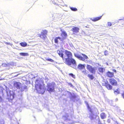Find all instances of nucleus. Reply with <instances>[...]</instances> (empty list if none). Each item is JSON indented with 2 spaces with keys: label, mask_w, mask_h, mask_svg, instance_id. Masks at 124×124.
<instances>
[{
  "label": "nucleus",
  "mask_w": 124,
  "mask_h": 124,
  "mask_svg": "<svg viewBox=\"0 0 124 124\" xmlns=\"http://www.w3.org/2000/svg\"><path fill=\"white\" fill-rule=\"evenodd\" d=\"M98 70L100 72L103 73L105 71V69L103 68L99 67V68Z\"/></svg>",
  "instance_id": "obj_23"
},
{
  "label": "nucleus",
  "mask_w": 124,
  "mask_h": 124,
  "mask_svg": "<svg viewBox=\"0 0 124 124\" xmlns=\"http://www.w3.org/2000/svg\"><path fill=\"white\" fill-rule=\"evenodd\" d=\"M63 48H60V50H58L57 51V53L61 57L63 58V53L64 52V51L62 50Z\"/></svg>",
  "instance_id": "obj_12"
},
{
  "label": "nucleus",
  "mask_w": 124,
  "mask_h": 124,
  "mask_svg": "<svg viewBox=\"0 0 124 124\" xmlns=\"http://www.w3.org/2000/svg\"><path fill=\"white\" fill-rule=\"evenodd\" d=\"M55 16L58 18H60L61 17V15L59 14H57L55 15Z\"/></svg>",
  "instance_id": "obj_35"
},
{
  "label": "nucleus",
  "mask_w": 124,
  "mask_h": 124,
  "mask_svg": "<svg viewBox=\"0 0 124 124\" xmlns=\"http://www.w3.org/2000/svg\"><path fill=\"white\" fill-rule=\"evenodd\" d=\"M69 97L70 100L73 102H77V104H81V102L79 98H76V96L73 93L68 92Z\"/></svg>",
  "instance_id": "obj_3"
},
{
  "label": "nucleus",
  "mask_w": 124,
  "mask_h": 124,
  "mask_svg": "<svg viewBox=\"0 0 124 124\" xmlns=\"http://www.w3.org/2000/svg\"><path fill=\"white\" fill-rule=\"evenodd\" d=\"M21 98H20L19 99V100H20L21 101V102L20 103V104H21L22 103V97L21 95Z\"/></svg>",
  "instance_id": "obj_41"
},
{
  "label": "nucleus",
  "mask_w": 124,
  "mask_h": 124,
  "mask_svg": "<svg viewBox=\"0 0 124 124\" xmlns=\"http://www.w3.org/2000/svg\"><path fill=\"white\" fill-rule=\"evenodd\" d=\"M3 101V99L0 96V102H2Z\"/></svg>",
  "instance_id": "obj_40"
},
{
  "label": "nucleus",
  "mask_w": 124,
  "mask_h": 124,
  "mask_svg": "<svg viewBox=\"0 0 124 124\" xmlns=\"http://www.w3.org/2000/svg\"><path fill=\"white\" fill-rule=\"evenodd\" d=\"M118 100V99L117 98H116V99H115V101H117Z\"/></svg>",
  "instance_id": "obj_48"
},
{
  "label": "nucleus",
  "mask_w": 124,
  "mask_h": 124,
  "mask_svg": "<svg viewBox=\"0 0 124 124\" xmlns=\"http://www.w3.org/2000/svg\"><path fill=\"white\" fill-rule=\"evenodd\" d=\"M122 96L123 98L124 99V92L122 94Z\"/></svg>",
  "instance_id": "obj_43"
},
{
  "label": "nucleus",
  "mask_w": 124,
  "mask_h": 124,
  "mask_svg": "<svg viewBox=\"0 0 124 124\" xmlns=\"http://www.w3.org/2000/svg\"><path fill=\"white\" fill-rule=\"evenodd\" d=\"M102 16L99 17H97L90 18V20H92L93 21L95 22L98 20H100Z\"/></svg>",
  "instance_id": "obj_13"
},
{
  "label": "nucleus",
  "mask_w": 124,
  "mask_h": 124,
  "mask_svg": "<svg viewBox=\"0 0 124 124\" xmlns=\"http://www.w3.org/2000/svg\"><path fill=\"white\" fill-rule=\"evenodd\" d=\"M70 8L72 11H77L78 10L76 8L70 7Z\"/></svg>",
  "instance_id": "obj_28"
},
{
  "label": "nucleus",
  "mask_w": 124,
  "mask_h": 124,
  "mask_svg": "<svg viewBox=\"0 0 124 124\" xmlns=\"http://www.w3.org/2000/svg\"><path fill=\"white\" fill-rule=\"evenodd\" d=\"M62 118L63 120L66 121L68 123L67 124H71L74 123V121L72 120L71 116H70L68 114L65 113L64 115L63 116Z\"/></svg>",
  "instance_id": "obj_4"
},
{
  "label": "nucleus",
  "mask_w": 124,
  "mask_h": 124,
  "mask_svg": "<svg viewBox=\"0 0 124 124\" xmlns=\"http://www.w3.org/2000/svg\"><path fill=\"white\" fill-rule=\"evenodd\" d=\"M65 54L67 56L68 58H65V62L67 64L71 66L72 64L74 66L76 65V62L74 59L72 58V54L70 51L67 50H65Z\"/></svg>",
  "instance_id": "obj_1"
},
{
  "label": "nucleus",
  "mask_w": 124,
  "mask_h": 124,
  "mask_svg": "<svg viewBox=\"0 0 124 124\" xmlns=\"http://www.w3.org/2000/svg\"><path fill=\"white\" fill-rule=\"evenodd\" d=\"M85 103L86 105L87 108L89 110H91V108L89 106V105L87 102L86 101H85Z\"/></svg>",
  "instance_id": "obj_25"
},
{
  "label": "nucleus",
  "mask_w": 124,
  "mask_h": 124,
  "mask_svg": "<svg viewBox=\"0 0 124 124\" xmlns=\"http://www.w3.org/2000/svg\"><path fill=\"white\" fill-rule=\"evenodd\" d=\"M27 43L25 42H21L20 43V45L22 46L25 47L27 46Z\"/></svg>",
  "instance_id": "obj_20"
},
{
  "label": "nucleus",
  "mask_w": 124,
  "mask_h": 124,
  "mask_svg": "<svg viewBox=\"0 0 124 124\" xmlns=\"http://www.w3.org/2000/svg\"><path fill=\"white\" fill-rule=\"evenodd\" d=\"M90 112V115L89 117V118L91 119L92 120L93 118L94 114L92 110L91 109V110H89Z\"/></svg>",
  "instance_id": "obj_18"
},
{
  "label": "nucleus",
  "mask_w": 124,
  "mask_h": 124,
  "mask_svg": "<svg viewBox=\"0 0 124 124\" xmlns=\"http://www.w3.org/2000/svg\"><path fill=\"white\" fill-rule=\"evenodd\" d=\"M112 70L114 72H115V73L116 72V70H115V69H113Z\"/></svg>",
  "instance_id": "obj_45"
},
{
  "label": "nucleus",
  "mask_w": 124,
  "mask_h": 124,
  "mask_svg": "<svg viewBox=\"0 0 124 124\" xmlns=\"http://www.w3.org/2000/svg\"><path fill=\"white\" fill-rule=\"evenodd\" d=\"M87 69L91 73L95 74L96 72V69L95 67H93L92 66L87 65L86 67Z\"/></svg>",
  "instance_id": "obj_8"
},
{
  "label": "nucleus",
  "mask_w": 124,
  "mask_h": 124,
  "mask_svg": "<svg viewBox=\"0 0 124 124\" xmlns=\"http://www.w3.org/2000/svg\"><path fill=\"white\" fill-rule=\"evenodd\" d=\"M105 86L108 90H111L112 88V86L109 84L107 85H105Z\"/></svg>",
  "instance_id": "obj_22"
},
{
  "label": "nucleus",
  "mask_w": 124,
  "mask_h": 124,
  "mask_svg": "<svg viewBox=\"0 0 124 124\" xmlns=\"http://www.w3.org/2000/svg\"><path fill=\"white\" fill-rule=\"evenodd\" d=\"M85 64H78V68L79 70H81L84 69L85 68Z\"/></svg>",
  "instance_id": "obj_17"
},
{
  "label": "nucleus",
  "mask_w": 124,
  "mask_h": 124,
  "mask_svg": "<svg viewBox=\"0 0 124 124\" xmlns=\"http://www.w3.org/2000/svg\"><path fill=\"white\" fill-rule=\"evenodd\" d=\"M69 75L72 77L73 78H75V76L72 73H70Z\"/></svg>",
  "instance_id": "obj_31"
},
{
  "label": "nucleus",
  "mask_w": 124,
  "mask_h": 124,
  "mask_svg": "<svg viewBox=\"0 0 124 124\" xmlns=\"http://www.w3.org/2000/svg\"><path fill=\"white\" fill-rule=\"evenodd\" d=\"M61 36L63 39H64L67 36V34L65 31H63L62 32Z\"/></svg>",
  "instance_id": "obj_19"
},
{
  "label": "nucleus",
  "mask_w": 124,
  "mask_h": 124,
  "mask_svg": "<svg viewBox=\"0 0 124 124\" xmlns=\"http://www.w3.org/2000/svg\"><path fill=\"white\" fill-rule=\"evenodd\" d=\"M68 85L70 86V87H71L72 88H74V86L71 83H67Z\"/></svg>",
  "instance_id": "obj_29"
},
{
  "label": "nucleus",
  "mask_w": 124,
  "mask_h": 124,
  "mask_svg": "<svg viewBox=\"0 0 124 124\" xmlns=\"http://www.w3.org/2000/svg\"><path fill=\"white\" fill-rule=\"evenodd\" d=\"M54 42H55L56 43H57L58 42V40L57 39V38L55 39H54Z\"/></svg>",
  "instance_id": "obj_38"
},
{
  "label": "nucleus",
  "mask_w": 124,
  "mask_h": 124,
  "mask_svg": "<svg viewBox=\"0 0 124 124\" xmlns=\"http://www.w3.org/2000/svg\"><path fill=\"white\" fill-rule=\"evenodd\" d=\"M19 54L23 56H28L29 55L28 53H19Z\"/></svg>",
  "instance_id": "obj_24"
},
{
  "label": "nucleus",
  "mask_w": 124,
  "mask_h": 124,
  "mask_svg": "<svg viewBox=\"0 0 124 124\" xmlns=\"http://www.w3.org/2000/svg\"><path fill=\"white\" fill-rule=\"evenodd\" d=\"M35 83L36 89L38 93H39L43 94L45 92V90H46V88H45L43 83L38 79L36 80Z\"/></svg>",
  "instance_id": "obj_2"
},
{
  "label": "nucleus",
  "mask_w": 124,
  "mask_h": 124,
  "mask_svg": "<svg viewBox=\"0 0 124 124\" xmlns=\"http://www.w3.org/2000/svg\"><path fill=\"white\" fill-rule=\"evenodd\" d=\"M101 116L102 119H104L106 117V115L105 113L102 112L101 114Z\"/></svg>",
  "instance_id": "obj_21"
},
{
  "label": "nucleus",
  "mask_w": 124,
  "mask_h": 124,
  "mask_svg": "<svg viewBox=\"0 0 124 124\" xmlns=\"http://www.w3.org/2000/svg\"><path fill=\"white\" fill-rule=\"evenodd\" d=\"M107 24L108 26H111L112 25L111 22H108L107 23Z\"/></svg>",
  "instance_id": "obj_36"
},
{
  "label": "nucleus",
  "mask_w": 124,
  "mask_h": 124,
  "mask_svg": "<svg viewBox=\"0 0 124 124\" xmlns=\"http://www.w3.org/2000/svg\"><path fill=\"white\" fill-rule=\"evenodd\" d=\"M19 89L20 91H25L26 92L27 91V87L25 85L22 84Z\"/></svg>",
  "instance_id": "obj_11"
},
{
  "label": "nucleus",
  "mask_w": 124,
  "mask_h": 124,
  "mask_svg": "<svg viewBox=\"0 0 124 124\" xmlns=\"http://www.w3.org/2000/svg\"><path fill=\"white\" fill-rule=\"evenodd\" d=\"M105 85H108V84H109V83L108 82V81H106L105 82Z\"/></svg>",
  "instance_id": "obj_37"
},
{
  "label": "nucleus",
  "mask_w": 124,
  "mask_h": 124,
  "mask_svg": "<svg viewBox=\"0 0 124 124\" xmlns=\"http://www.w3.org/2000/svg\"><path fill=\"white\" fill-rule=\"evenodd\" d=\"M8 98L9 100L12 101L14 98L15 94L12 91H10L9 93L7 92Z\"/></svg>",
  "instance_id": "obj_7"
},
{
  "label": "nucleus",
  "mask_w": 124,
  "mask_h": 124,
  "mask_svg": "<svg viewBox=\"0 0 124 124\" xmlns=\"http://www.w3.org/2000/svg\"><path fill=\"white\" fill-rule=\"evenodd\" d=\"M87 76L91 80H93L94 78V77L92 74H88Z\"/></svg>",
  "instance_id": "obj_27"
},
{
  "label": "nucleus",
  "mask_w": 124,
  "mask_h": 124,
  "mask_svg": "<svg viewBox=\"0 0 124 124\" xmlns=\"http://www.w3.org/2000/svg\"><path fill=\"white\" fill-rule=\"evenodd\" d=\"M46 60L51 62H54V61L53 60L50 58H47L46 59Z\"/></svg>",
  "instance_id": "obj_30"
},
{
  "label": "nucleus",
  "mask_w": 124,
  "mask_h": 124,
  "mask_svg": "<svg viewBox=\"0 0 124 124\" xmlns=\"http://www.w3.org/2000/svg\"><path fill=\"white\" fill-rule=\"evenodd\" d=\"M104 55L107 56L108 55V52L107 50L105 51L104 52Z\"/></svg>",
  "instance_id": "obj_33"
},
{
  "label": "nucleus",
  "mask_w": 124,
  "mask_h": 124,
  "mask_svg": "<svg viewBox=\"0 0 124 124\" xmlns=\"http://www.w3.org/2000/svg\"><path fill=\"white\" fill-rule=\"evenodd\" d=\"M109 81L110 83L113 85L116 86L117 85V82L113 78L109 79Z\"/></svg>",
  "instance_id": "obj_10"
},
{
  "label": "nucleus",
  "mask_w": 124,
  "mask_h": 124,
  "mask_svg": "<svg viewBox=\"0 0 124 124\" xmlns=\"http://www.w3.org/2000/svg\"><path fill=\"white\" fill-rule=\"evenodd\" d=\"M116 124H119L118 123L117 121L116 122Z\"/></svg>",
  "instance_id": "obj_49"
},
{
  "label": "nucleus",
  "mask_w": 124,
  "mask_h": 124,
  "mask_svg": "<svg viewBox=\"0 0 124 124\" xmlns=\"http://www.w3.org/2000/svg\"><path fill=\"white\" fill-rule=\"evenodd\" d=\"M79 28L77 27H74L72 28L71 31H72L74 33V34L75 33H77L79 32Z\"/></svg>",
  "instance_id": "obj_14"
},
{
  "label": "nucleus",
  "mask_w": 124,
  "mask_h": 124,
  "mask_svg": "<svg viewBox=\"0 0 124 124\" xmlns=\"http://www.w3.org/2000/svg\"><path fill=\"white\" fill-rule=\"evenodd\" d=\"M7 64L6 63H3L2 64V66L3 67H6L7 66Z\"/></svg>",
  "instance_id": "obj_34"
},
{
  "label": "nucleus",
  "mask_w": 124,
  "mask_h": 124,
  "mask_svg": "<svg viewBox=\"0 0 124 124\" xmlns=\"http://www.w3.org/2000/svg\"><path fill=\"white\" fill-rule=\"evenodd\" d=\"M47 33V31L46 30H43L41 32L40 34H38V36L44 40H45L46 37V35Z\"/></svg>",
  "instance_id": "obj_9"
},
{
  "label": "nucleus",
  "mask_w": 124,
  "mask_h": 124,
  "mask_svg": "<svg viewBox=\"0 0 124 124\" xmlns=\"http://www.w3.org/2000/svg\"><path fill=\"white\" fill-rule=\"evenodd\" d=\"M22 84L19 82H16L14 83V86L15 87H16L17 89H19Z\"/></svg>",
  "instance_id": "obj_15"
},
{
  "label": "nucleus",
  "mask_w": 124,
  "mask_h": 124,
  "mask_svg": "<svg viewBox=\"0 0 124 124\" xmlns=\"http://www.w3.org/2000/svg\"><path fill=\"white\" fill-rule=\"evenodd\" d=\"M0 124H4V121L3 119H1L0 120Z\"/></svg>",
  "instance_id": "obj_32"
},
{
  "label": "nucleus",
  "mask_w": 124,
  "mask_h": 124,
  "mask_svg": "<svg viewBox=\"0 0 124 124\" xmlns=\"http://www.w3.org/2000/svg\"><path fill=\"white\" fill-rule=\"evenodd\" d=\"M6 44H9L10 43H8V42H6Z\"/></svg>",
  "instance_id": "obj_47"
},
{
  "label": "nucleus",
  "mask_w": 124,
  "mask_h": 124,
  "mask_svg": "<svg viewBox=\"0 0 124 124\" xmlns=\"http://www.w3.org/2000/svg\"><path fill=\"white\" fill-rule=\"evenodd\" d=\"M110 119H109L108 120L107 122L108 123H110Z\"/></svg>",
  "instance_id": "obj_46"
},
{
  "label": "nucleus",
  "mask_w": 124,
  "mask_h": 124,
  "mask_svg": "<svg viewBox=\"0 0 124 124\" xmlns=\"http://www.w3.org/2000/svg\"><path fill=\"white\" fill-rule=\"evenodd\" d=\"M106 75L109 78H112L114 76V73L108 71L106 73Z\"/></svg>",
  "instance_id": "obj_16"
},
{
  "label": "nucleus",
  "mask_w": 124,
  "mask_h": 124,
  "mask_svg": "<svg viewBox=\"0 0 124 124\" xmlns=\"http://www.w3.org/2000/svg\"><path fill=\"white\" fill-rule=\"evenodd\" d=\"M73 81H74V80H73Z\"/></svg>",
  "instance_id": "obj_50"
},
{
  "label": "nucleus",
  "mask_w": 124,
  "mask_h": 124,
  "mask_svg": "<svg viewBox=\"0 0 124 124\" xmlns=\"http://www.w3.org/2000/svg\"><path fill=\"white\" fill-rule=\"evenodd\" d=\"M119 88H117L116 90H114V93L115 94L117 95V94L120 93V92L118 90Z\"/></svg>",
  "instance_id": "obj_26"
},
{
  "label": "nucleus",
  "mask_w": 124,
  "mask_h": 124,
  "mask_svg": "<svg viewBox=\"0 0 124 124\" xmlns=\"http://www.w3.org/2000/svg\"><path fill=\"white\" fill-rule=\"evenodd\" d=\"M123 21H124V20H123Z\"/></svg>",
  "instance_id": "obj_51"
},
{
  "label": "nucleus",
  "mask_w": 124,
  "mask_h": 124,
  "mask_svg": "<svg viewBox=\"0 0 124 124\" xmlns=\"http://www.w3.org/2000/svg\"><path fill=\"white\" fill-rule=\"evenodd\" d=\"M56 38H57V39H59L61 40V38L60 37H58Z\"/></svg>",
  "instance_id": "obj_44"
},
{
  "label": "nucleus",
  "mask_w": 124,
  "mask_h": 124,
  "mask_svg": "<svg viewBox=\"0 0 124 124\" xmlns=\"http://www.w3.org/2000/svg\"><path fill=\"white\" fill-rule=\"evenodd\" d=\"M81 54L83 57L77 53H74V55L76 57L80 60L83 61H85V59H88V57L85 54Z\"/></svg>",
  "instance_id": "obj_5"
},
{
  "label": "nucleus",
  "mask_w": 124,
  "mask_h": 124,
  "mask_svg": "<svg viewBox=\"0 0 124 124\" xmlns=\"http://www.w3.org/2000/svg\"><path fill=\"white\" fill-rule=\"evenodd\" d=\"M82 72L85 75L86 74V70L85 69V70H83L82 71Z\"/></svg>",
  "instance_id": "obj_39"
},
{
  "label": "nucleus",
  "mask_w": 124,
  "mask_h": 124,
  "mask_svg": "<svg viewBox=\"0 0 124 124\" xmlns=\"http://www.w3.org/2000/svg\"><path fill=\"white\" fill-rule=\"evenodd\" d=\"M121 47H122L123 49H124V43H122V44H121Z\"/></svg>",
  "instance_id": "obj_42"
},
{
  "label": "nucleus",
  "mask_w": 124,
  "mask_h": 124,
  "mask_svg": "<svg viewBox=\"0 0 124 124\" xmlns=\"http://www.w3.org/2000/svg\"><path fill=\"white\" fill-rule=\"evenodd\" d=\"M55 85V84L54 82L48 83L47 84V90L50 92H53L54 90Z\"/></svg>",
  "instance_id": "obj_6"
}]
</instances>
